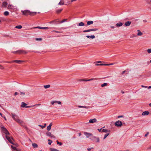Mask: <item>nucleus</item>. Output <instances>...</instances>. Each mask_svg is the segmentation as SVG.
Masks as SVG:
<instances>
[{
    "instance_id": "nucleus-55",
    "label": "nucleus",
    "mask_w": 151,
    "mask_h": 151,
    "mask_svg": "<svg viewBox=\"0 0 151 151\" xmlns=\"http://www.w3.org/2000/svg\"><path fill=\"white\" fill-rule=\"evenodd\" d=\"M149 132H147L146 134H145V137H146L147 136V135L149 134Z\"/></svg>"
},
{
    "instance_id": "nucleus-59",
    "label": "nucleus",
    "mask_w": 151,
    "mask_h": 151,
    "mask_svg": "<svg viewBox=\"0 0 151 151\" xmlns=\"http://www.w3.org/2000/svg\"><path fill=\"white\" fill-rule=\"evenodd\" d=\"M18 93L17 92H15L14 93V95L16 96L18 94Z\"/></svg>"
},
{
    "instance_id": "nucleus-64",
    "label": "nucleus",
    "mask_w": 151,
    "mask_h": 151,
    "mask_svg": "<svg viewBox=\"0 0 151 151\" xmlns=\"http://www.w3.org/2000/svg\"><path fill=\"white\" fill-rule=\"evenodd\" d=\"M148 89H150V88L151 89V86H149L148 87H147Z\"/></svg>"
},
{
    "instance_id": "nucleus-36",
    "label": "nucleus",
    "mask_w": 151,
    "mask_h": 151,
    "mask_svg": "<svg viewBox=\"0 0 151 151\" xmlns=\"http://www.w3.org/2000/svg\"><path fill=\"white\" fill-rule=\"evenodd\" d=\"M56 142L57 143V144H59L60 146H61L62 145V144L61 142H59L58 140L56 141Z\"/></svg>"
},
{
    "instance_id": "nucleus-53",
    "label": "nucleus",
    "mask_w": 151,
    "mask_h": 151,
    "mask_svg": "<svg viewBox=\"0 0 151 151\" xmlns=\"http://www.w3.org/2000/svg\"><path fill=\"white\" fill-rule=\"evenodd\" d=\"M50 137H51V138H55V136H54L52 134L51 135Z\"/></svg>"
},
{
    "instance_id": "nucleus-33",
    "label": "nucleus",
    "mask_w": 151,
    "mask_h": 151,
    "mask_svg": "<svg viewBox=\"0 0 151 151\" xmlns=\"http://www.w3.org/2000/svg\"><path fill=\"white\" fill-rule=\"evenodd\" d=\"M102 132H109V131L108 130L106 129H103L102 130Z\"/></svg>"
},
{
    "instance_id": "nucleus-49",
    "label": "nucleus",
    "mask_w": 151,
    "mask_h": 151,
    "mask_svg": "<svg viewBox=\"0 0 151 151\" xmlns=\"http://www.w3.org/2000/svg\"><path fill=\"white\" fill-rule=\"evenodd\" d=\"M12 6V5H9L8 6V9H11L12 8L11 7Z\"/></svg>"
},
{
    "instance_id": "nucleus-25",
    "label": "nucleus",
    "mask_w": 151,
    "mask_h": 151,
    "mask_svg": "<svg viewBox=\"0 0 151 151\" xmlns=\"http://www.w3.org/2000/svg\"><path fill=\"white\" fill-rule=\"evenodd\" d=\"M62 9H57L56 10V12L57 13H59L62 11Z\"/></svg>"
},
{
    "instance_id": "nucleus-63",
    "label": "nucleus",
    "mask_w": 151,
    "mask_h": 151,
    "mask_svg": "<svg viewBox=\"0 0 151 151\" xmlns=\"http://www.w3.org/2000/svg\"><path fill=\"white\" fill-rule=\"evenodd\" d=\"M101 61H98V62H95V63H101Z\"/></svg>"
},
{
    "instance_id": "nucleus-26",
    "label": "nucleus",
    "mask_w": 151,
    "mask_h": 151,
    "mask_svg": "<svg viewBox=\"0 0 151 151\" xmlns=\"http://www.w3.org/2000/svg\"><path fill=\"white\" fill-rule=\"evenodd\" d=\"M22 27L21 25H17L15 27V28L17 29H21L22 28Z\"/></svg>"
},
{
    "instance_id": "nucleus-28",
    "label": "nucleus",
    "mask_w": 151,
    "mask_h": 151,
    "mask_svg": "<svg viewBox=\"0 0 151 151\" xmlns=\"http://www.w3.org/2000/svg\"><path fill=\"white\" fill-rule=\"evenodd\" d=\"M50 85H46L44 86V87L45 89L48 88H50Z\"/></svg>"
},
{
    "instance_id": "nucleus-20",
    "label": "nucleus",
    "mask_w": 151,
    "mask_h": 151,
    "mask_svg": "<svg viewBox=\"0 0 151 151\" xmlns=\"http://www.w3.org/2000/svg\"><path fill=\"white\" fill-rule=\"evenodd\" d=\"M78 107L79 108H84L86 109H88L89 108V107L88 106H78Z\"/></svg>"
},
{
    "instance_id": "nucleus-46",
    "label": "nucleus",
    "mask_w": 151,
    "mask_h": 151,
    "mask_svg": "<svg viewBox=\"0 0 151 151\" xmlns=\"http://www.w3.org/2000/svg\"><path fill=\"white\" fill-rule=\"evenodd\" d=\"M25 94V93L24 92H20V95H24Z\"/></svg>"
},
{
    "instance_id": "nucleus-31",
    "label": "nucleus",
    "mask_w": 151,
    "mask_h": 151,
    "mask_svg": "<svg viewBox=\"0 0 151 151\" xmlns=\"http://www.w3.org/2000/svg\"><path fill=\"white\" fill-rule=\"evenodd\" d=\"M50 150L51 151H59V150L53 148H51Z\"/></svg>"
},
{
    "instance_id": "nucleus-50",
    "label": "nucleus",
    "mask_w": 151,
    "mask_h": 151,
    "mask_svg": "<svg viewBox=\"0 0 151 151\" xmlns=\"http://www.w3.org/2000/svg\"><path fill=\"white\" fill-rule=\"evenodd\" d=\"M95 80V78H91V79H89V81H91L94 80Z\"/></svg>"
},
{
    "instance_id": "nucleus-61",
    "label": "nucleus",
    "mask_w": 151,
    "mask_h": 151,
    "mask_svg": "<svg viewBox=\"0 0 151 151\" xmlns=\"http://www.w3.org/2000/svg\"><path fill=\"white\" fill-rule=\"evenodd\" d=\"M40 105H41L40 104H36V105H34V106H35V105H37V106H40Z\"/></svg>"
},
{
    "instance_id": "nucleus-13",
    "label": "nucleus",
    "mask_w": 151,
    "mask_h": 151,
    "mask_svg": "<svg viewBox=\"0 0 151 151\" xmlns=\"http://www.w3.org/2000/svg\"><path fill=\"white\" fill-rule=\"evenodd\" d=\"M149 114L150 113L148 111H146L143 112L142 113V115L143 116H146Z\"/></svg>"
},
{
    "instance_id": "nucleus-4",
    "label": "nucleus",
    "mask_w": 151,
    "mask_h": 151,
    "mask_svg": "<svg viewBox=\"0 0 151 151\" xmlns=\"http://www.w3.org/2000/svg\"><path fill=\"white\" fill-rule=\"evenodd\" d=\"M1 128L3 133H4L6 135H9L10 134L9 133L6 128L4 127H1Z\"/></svg>"
},
{
    "instance_id": "nucleus-27",
    "label": "nucleus",
    "mask_w": 151,
    "mask_h": 151,
    "mask_svg": "<svg viewBox=\"0 0 151 151\" xmlns=\"http://www.w3.org/2000/svg\"><path fill=\"white\" fill-rule=\"evenodd\" d=\"M107 85H108V84H107V83H105L101 85V86L103 87L105 86H107Z\"/></svg>"
},
{
    "instance_id": "nucleus-1",
    "label": "nucleus",
    "mask_w": 151,
    "mask_h": 151,
    "mask_svg": "<svg viewBox=\"0 0 151 151\" xmlns=\"http://www.w3.org/2000/svg\"><path fill=\"white\" fill-rule=\"evenodd\" d=\"M11 115L12 118L18 123L20 124H22L23 123V121L19 119L18 116L12 113H11Z\"/></svg>"
},
{
    "instance_id": "nucleus-29",
    "label": "nucleus",
    "mask_w": 151,
    "mask_h": 151,
    "mask_svg": "<svg viewBox=\"0 0 151 151\" xmlns=\"http://www.w3.org/2000/svg\"><path fill=\"white\" fill-rule=\"evenodd\" d=\"M84 24L83 22H81L79 23L78 26H84Z\"/></svg>"
},
{
    "instance_id": "nucleus-2",
    "label": "nucleus",
    "mask_w": 151,
    "mask_h": 151,
    "mask_svg": "<svg viewBox=\"0 0 151 151\" xmlns=\"http://www.w3.org/2000/svg\"><path fill=\"white\" fill-rule=\"evenodd\" d=\"M21 12L25 16L29 14L31 16H34L37 14L36 12H31L29 10L22 11Z\"/></svg>"
},
{
    "instance_id": "nucleus-39",
    "label": "nucleus",
    "mask_w": 151,
    "mask_h": 151,
    "mask_svg": "<svg viewBox=\"0 0 151 151\" xmlns=\"http://www.w3.org/2000/svg\"><path fill=\"white\" fill-rule=\"evenodd\" d=\"M48 141L49 142H48V144L49 145H50L52 143V141L50 139L48 140Z\"/></svg>"
},
{
    "instance_id": "nucleus-3",
    "label": "nucleus",
    "mask_w": 151,
    "mask_h": 151,
    "mask_svg": "<svg viewBox=\"0 0 151 151\" xmlns=\"http://www.w3.org/2000/svg\"><path fill=\"white\" fill-rule=\"evenodd\" d=\"M90 139L96 142L99 143L100 142L99 139V137H97L95 136H92Z\"/></svg>"
},
{
    "instance_id": "nucleus-10",
    "label": "nucleus",
    "mask_w": 151,
    "mask_h": 151,
    "mask_svg": "<svg viewBox=\"0 0 151 151\" xmlns=\"http://www.w3.org/2000/svg\"><path fill=\"white\" fill-rule=\"evenodd\" d=\"M84 134L86 136L87 138H89L90 137L92 136V134L90 133L84 132Z\"/></svg>"
},
{
    "instance_id": "nucleus-34",
    "label": "nucleus",
    "mask_w": 151,
    "mask_h": 151,
    "mask_svg": "<svg viewBox=\"0 0 151 151\" xmlns=\"http://www.w3.org/2000/svg\"><path fill=\"white\" fill-rule=\"evenodd\" d=\"M109 133L106 134L104 135V139H105L106 138V137L109 135Z\"/></svg>"
},
{
    "instance_id": "nucleus-21",
    "label": "nucleus",
    "mask_w": 151,
    "mask_h": 151,
    "mask_svg": "<svg viewBox=\"0 0 151 151\" xmlns=\"http://www.w3.org/2000/svg\"><path fill=\"white\" fill-rule=\"evenodd\" d=\"M122 23L121 22H119L116 24V27H120L122 26Z\"/></svg>"
},
{
    "instance_id": "nucleus-12",
    "label": "nucleus",
    "mask_w": 151,
    "mask_h": 151,
    "mask_svg": "<svg viewBox=\"0 0 151 151\" xmlns=\"http://www.w3.org/2000/svg\"><path fill=\"white\" fill-rule=\"evenodd\" d=\"M97 120L96 119L94 118L91 119H90L89 120V123H94L96 122Z\"/></svg>"
},
{
    "instance_id": "nucleus-30",
    "label": "nucleus",
    "mask_w": 151,
    "mask_h": 151,
    "mask_svg": "<svg viewBox=\"0 0 151 151\" xmlns=\"http://www.w3.org/2000/svg\"><path fill=\"white\" fill-rule=\"evenodd\" d=\"M9 13L8 11H5L4 13V15L7 16L9 15Z\"/></svg>"
},
{
    "instance_id": "nucleus-38",
    "label": "nucleus",
    "mask_w": 151,
    "mask_h": 151,
    "mask_svg": "<svg viewBox=\"0 0 151 151\" xmlns=\"http://www.w3.org/2000/svg\"><path fill=\"white\" fill-rule=\"evenodd\" d=\"M143 35V33L141 32H138L137 35L138 36H141Z\"/></svg>"
},
{
    "instance_id": "nucleus-43",
    "label": "nucleus",
    "mask_w": 151,
    "mask_h": 151,
    "mask_svg": "<svg viewBox=\"0 0 151 151\" xmlns=\"http://www.w3.org/2000/svg\"><path fill=\"white\" fill-rule=\"evenodd\" d=\"M34 106H28L26 105L25 108H31V107H33Z\"/></svg>"
},
{
    "instance_id": "nucleus-17",
    "label": "nucleus",
    "mask_w": 151,
    "mask_h": 151,
    "mask_svg": "<svg viewBox=\"0 0 151 151\" xmlns=\"http://www.w3.org/2000/svg\"><path fill=\"white\" fill-rule=\"evenodd\" d=\"M131 24V22L127 21V22H126L125 23V25L126 26H129Z\"/></svg>"
},
{
    "instance_id": "nucleus-45",
    "label": "nucleus",
    "mask_w": 151,
    "mask_h": 151,
    "mask_svg": "<svg viewBox=\"0 0 151 151\" xmlns=\"http://www.w3.org/2000/svg\"><path fill=\"white\" fill-rule=\"evenodd\" d=\"M36 40L41 41L42 40V39L41 38H36Z\"/></svg>"
},
{
    "instance_id": "nucleus-32",
    "label": "nucleus",
    "mask_w": 151,
    "mask_h": 151,
    "mask_svg": "<svg viewBox=\"0 0 151 151\" xmlns=\"http://www.w3.org/2000/svg\"><path fill=\"white\" fill-rule=\"evenodd\" d=\"M107 65H106V64H96V65H100V66H102V65H105L106 66Z\"/></svg>"
},
{
    "instance_id": "nucleus-54",
    "label": "nucleus",
    "mask_w": 151,
    "mask_h": 151,
    "mask_svg": "<svg viewBox=\"0 0 151 151\" xmlns=\"http://www.w3.org/2000/svg\"><path fill=\"white\" fill-rule=\"evenodd\" d=\"M141 86L142 87L145 88H147V87H148L147 86H143V85H142Z\"/></svg>"
},
{
    "instance_id": "nucleus-24",
    "label": "nucleus",
    "mask_w": 151,
    "mask_h": 151,
    "mask_svg": "<svg viewBox=\"0 0 151 151\" xmlns=\"http://www.w3.org/2000/svg\"><path fill=\"white\" fill-rule=\"evenodd\" d=\"M46 135L49 137H51V135L52 134L50 132H48L46 133Z\"/></svg>"
},
{
    "instance_id": "nucleus-37",
    "label": "nucleus",
    "mask_w": 151,
    "mask_h": 151,
    "mask_svg": "<svg viewBox=\"0 0 151 151\" xmlns=\"http://www.w3.org/2000/svg\"><path fill=\"white\" fill-rule=\"evenodd\" d=\"M11 147L13 150H17V148L16 147H14L12 145L11 146Z\"/></svg>"
},
{
    "instance_id": "nucleus-47",
    "label": "nucleus",
    "mask_w": 151,
    "mask_h": 151,
    "mask_svg": "<svg viewBox=\"0 0 151 151\" xmlns=\"http://www.w3.org/2000/svg\"><path fill=\"white\" fill-rule=\"evenodd\" d=\"M12 53L14 54H18V50L16 51L12 52Z\"/></svg>"
},
{
    "instance_id": "nucleus-15",
    "label": "nucleus",
    "mask_w": 151,
    "mask_h": 151,
    "mask_svg": "<svg viewBox=\"0 0 151 151\" xmlns=\"http://www.w3.org/2000/svg\"><path fill=\"white\" fill-rule=\"evenodd\" d=\"M86 37L89 39H94L95 38V36L94 35H87Z\"/></svg>"
},
{
    "instance_id": "nucleus-51",
    "label": "nucleus",
    "mask_w": 151,
    "mask_h": 151,
    "mask_svg": "<svg viewBox=\"0 0 151 151\" xmlns=\"http://www.w3.org/2000/svg\"><path fill=\"white\" fill-rule=\"evenodd\" d=\"M113 64H114V63H110V64H106V65H106V66L113 65Z\"/></svg>"
},
{
    "instance_id": "nucleus-58",
    "label": "nucleus",
    "mask_w": 151,
    "mask_h": 151,
    "mask_svg": "<svg viewBox=\"0 0 151 151\" xmlns=\"http://www.w3.org/2000/svg\"><path fill=\"white\" fill-rule=\"evenodd\" d=\"M137 37V35H133L132 36V37Z\"/></svg>"
},
{
    "instance_id": "nucleus-8",
    "label": "nucleus",
    "mask_w": 151,
    "mask_h": 151,
    "mask_svg": "<svg viewBox=\"0 0 151 151\" xmlns=\"http://www.w3.org/2000/svg\"><path fill=\"white\" fill-rule=\"evenodd\" d=\"M24 62V61H23V60H14L12 61L11 62H6L4 61V62H6V63H11V62H15V63H18V64H20V63H22V62Z\"/></svg>"
},
{
    "instance_id": "nucleus-11",
    "label": "nucleus",
    "mask_w": 151,
    "mask_h": 151,
    "mask_svg": "<svg viewBox=\"0 0 151 151\" xmlns=\"http://www.w3.org/2000/svg\"><path fill=\"white\" fill-rule=\"evenodd\" d=\"M39 28L43 29H48V27H37L34 28Z\"/></svg>"
},
{
    "instance_id": "nucleus-62",
    "label": "nucleus",
    "mask_w": 151,
    "mask_h": 151,
    "mask_svg": "<svg viewBox=\"0 0 151 151\" xmlns=\"http://www.w3.org/2000/svg\"><path fill=\"white\" fill-rule=\"evenodd\" d=\"M0 67H1L2 68H1L2 69H4V68L1 65H0Z\"/></svg>"
},
{
    "instance_id": "nucleus-14",
    "label": "nucleus",
    "mask_w": 151,
    "mask_h": 151,
    "mask_svg": "<svg viewBox=\"0 0 151 151\" xmlns=\"http://www.w3.org/2000/svg\"><path fill=\"white\" fill-rule=\"evenodd\" d=\"M52 123H51L47 127V130L48 131H50L51 129V126H52Z\"/></svg>"
},
{
    "instance_id": "nucleus-48",
    "label": "nucleus",
    "mask_w": 151,
    "mask_h": 151,
    "mask_svg": "<svg viewBox=\"0 0 151 151\" xmlns=\"http://www.w3.org/2000/svg\"><path fill=\"white\" fill-rule=\"evenodd\" d=\"M56 20V21L55 22H54V23H55V24H58V23H60V22H59V20Z\"/></svg>"
},
{
    "instance_id": "nucleus-22",
    "label": "nucleus",
    "mask_w": 151,
    "mask_h": 151,
    "mask_svg": "<svg viewBox=\"0 0 151 151\" xmlns=\"http://www.w3.org/2000/svg\"><path fill=\"white\" fill-rule=\"evenodd\" d=\"M64 1L62 0H61L58 4L59 5H64Z\"/></svg>"
},
{
    "instance_id": "nucleus-35",
    "label": "nucleus",
    "mask_w": 151,
    "mask_h": 151,
    "mask_svg": "<svg viewBox=\"0 0 151 151\" xmlns=\"http://www.w3.org/2000/svg\"><path fill=\"white\" fill-rule=\"evenodd\" d=\"M66 20H67L66 19H65L62 21H59V22H60V23H63L65 22Z\"/></svg>"
},
{
    "instance_id": "nucleus-9",
    "label": "nucleus",
    "mask_w": 151,
    "mask_h": 151,
    "mask_svg": "<svg viewBox=\"0 0 151 151\" xmlns=\"http://www.w3.org/2000/svg\"><path fill=\"white\" fill-rule=\"evenodd\" d=\"M98 30V29L97 28L95 29H87L84 30L83 31V32H89L91 31H96Z\"/></svg>"
},
{
    "instance_id": "nucleus-7",
    "label": "nucleus",
    "mask_w": 151,
    "mask_h": 151,
    "mask_svg": "<svg viewBox=\"0 0 151 151\" xmlns=\"http://www.w3.org/2000/svg\"><path fill=\"white\" fill-rule=\"evenodd\" d=\"M27 53V52L26 50H18V54H26Z\"/></svg>"
},
{
    "instance_id": "nucleus-44",
    "label": "nucleus",
    "mask_w": 151,
    "mask_h": 151,
    "mask_svg": "<svg viewBox=\"0 0 151 151\" xmlns=\"http://www.w3.org/2000/svg\"><path fill=\"white\" fill-rule=\"evenodd\" d=\"M56 103H57L59 104H61V102H60V101H56Z\"/></svg>"
},
{
    "instance_id": "nucleus-16",
    "label": "nucleus",
    "mask_w": 151,
    "mask_h": 151,
    "mask_svg": "<svg viewBox=\"0 0 151 151\" xmlns=\"http://www.w3.org/2000/svg\"><path fill=\"white\" fill-rule=\"evenodd\" d=\"M8 4L7 3L6 1L4 2L2 4V6L4 7H6V6Z\"/></svg>"
},
{
    "instance_id": "nucleus-60",
    "label": "nucleus",
    "mask_w": 151,
    "mask_h": 151,
    "mask_svg": "<svg viewBox=\"0 0 151 151\" xmlns=\"http://www.w3.org/2000/svg\"><path fill=\"white\" fill-rule=\"evenodd\" d=\"M125 72H126L125 70L122 71V74H123Z\"/></svg>"
},
{
    "instance_id": "nucleus-56",
    "label": "nucleus",
    "mask_w": 151,
    "mask_h": 151,
    "mask_svg": "<svg viewBox=\"0 0 151 151\" xmlns=\"http://www.w3.org/2000/svg\"><path fill=\"white\" fill-rule=\"evenodd\" d=\"M92 148H88L87 149V150L88 151H90L91 149Z\"/></svg>"
},
{
    "instance_id": "nucleus-18",
    "label": "nucleus",
    "mask_w": 151,
    "mask_h": 151,
    "mask_svg": "<svg viewBox=\"0 0 151 151\" xmlns=\"http://www.w3.org/2000/svg\"><path fill=\"white\" fill-rule=\"evenodd\" d=\"M26 105L27 104L25 103L24 102H22V103L21 107L23 108H25Z\"/></svg>"
},
{
    "instance_id": "nucleus-19",
    "label": "nucleus",
    "mask_w": 151,
    "mask_h": 151,
    "mask_svg": "<svg viewBox=\"0 0 151 151\" xmlns=\"http://www.w3.org/2000/svg\"><path fill=\"white\" fill-rule=\"evenodd\" d=\"M93 22L92 21H88L87 22V25H89L93 23Z\"/></svg>"
},
{
    "instance_id": "nucleus-5",
    "label": "nucleus",
    "mask_w": 151,
    "mask_h": 151,
    "mask_svg": "<svg viewBox=\"0 0 151 151\" xmlns=\"http://www.w3.org/2000/svg\"><path fill=\"white\" fill-rule=\"evenodd\" d=\"M114 124L116 126L119 127H121L122 125V122L119 120L116 122Z\"/></svg>"
},
{
    "instance_id": "nucleus-42",
    "label": "nucleus",
    "mask_w": 151,
    "mask_h": 151,
    "mask_svg": "<svg viewBox=\"0 0 151 151\" xmlns=\"http://www.w3.org/2000/svg\"><path fill=\"white\" fill-rule=\"evenodd\" d=\"M147 52L149 53H151V49H149L147 50Z\"/></svg>"
},
{
    "instance_id": "nucleus-6",
    "label": "nucleus",
    "mask_w": 151,
    "mask_h": 151,
    "mask_svg": "<svg viewBox=\"0 0 151 151\" xmlns=\"http://www.w3.org/2000/svg\"><path fill=\"white\" fill-rule=\"evenodd\" d=\"M6 137L7 140L12 144L15 145L14 143L12 141H14L13 138L8 137L7 135L6 136Z\"/></svg>"
},
{
    "instance_id": "nucleus-52",
    "label": "nucleus",
    "mask_w": 151,
    "mask_h": 151,
    "mask_svg": "<svg viewBox=\"0 0 151 151\" xmlns=\"http://www.w3.org/2000/svg\"><path fill=\"white\" fill-rule=\"evenodd\" d=\"M56 21V20H53L52 21L49 22V23H54V22H55Z\"/></svg>"
},
{
    "instance_id": "nucleus-41",
    "label": "nucleus",
    "mask_w": 151,
    "mask_h": 151,
    "mask_svg": "<svg viewBox=\"0 0 151 151\" xmlns=\"http://www.w3.org/2000/svg\"><path fill=\"white\" fill-rule=\"evenodd\" d=\"M56 101H52L51 102V104H52V105H53L55 103H56Z\"/></svg>"
},
{
    "instance_id": "nucleus-57",
    "label": "nucleus",
    "mask_w": 151,
    "mask_h": 151,
    "mask_svg": "<svg viewBox=\"0 0 151 151\" xmlns=\"http://www.w3.org/2000/svg\"><path fill=\"white\" fill-rule=\"evenodd\" d=\"M123 117V116L121 115V116H118V118H119L121 117Z\"/></svg>"
},
{
    "instance_id": "nucleus-23",
    "label": "nucleus",
    "mask_w": 151,
    "mask_h": 151,
    "mask_svg": "<svg viewBox=\"0 0 151 151\" xmlns=\"http://www.w3.org/2000/svg\"><path fill=\"white\" fill-rule=\"evenodd\" d=\"M32 145L33 147L34 148H37L38 147L37 145L35 143H32Z\"/></svg>"
},
{
    "instance_id": "nucleus-40",
    "label": "nucleus",
    "mask_w": 151,
    "mask_h": 151,
    "mask_svg": "<svg viewBox=\"0 0 151 151\" xmlns=\"http://www.w3.org/2000/svg\"><path fill=\"white\" fill-rule=\"evenodd\" d=\"M46 124H45L44 126L39 125V126L41 127L42 128H43L45 127L46 126Z\"/></svg>"
}]
</instances>
